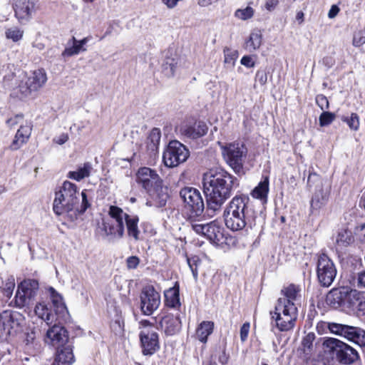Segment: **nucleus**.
I'll use <instances>...</instances> for the list:
<instances>
[{
    "label": "nucleus",
    "mask_w": 365,
    "mask_h": 365,
    "mask_svg": "<svg viewBox=\"0 0 365 365\" xmlns=\"http://www.w3.org/2000/svg\"><path fill=\"white\" fill-rule=\"evenodd\" d=\"M238 186L237 178L225 170L220 169L205 174L203 178V191L209 215L219 212L225 201L231 197L233 189Z\"/></svg>",
    "instance_id": "obj_1"
},
{
    "label": "nucleus",
    "mask_w": 365,
    "mask_h": 365,
    "mask_svg": "<svg viewBox=\"0 0 365 365\" xmlns=\"http://www.w3.org/2000/svg\"><path fill=\"white\" fill-rule=\"evenodd\" d=\"M255 202L245 195L235 196L225 207L223 217L226 227L232 231L252 229L262 218Z\"/></svg>",
    "instance_id": "obj_2"
},
{
    "label": "nucleus",
    "mask_w": 365,
    "mask_h": 365,
    "mask_svg": "<svg viewBox=\"0 0 365 365\" xmlns=\"http://www.w3.org/2000/svg\"><path fill=\"white\" fill-rule=\"evenodd\" d=\"M81 195L82 202L79 207V192L76 185L65 181L59 190L55 193L53 212L58 216L63 215L70 222L75 221L78 216L83 214L90 206L86 191H82Z\"/></svg>",
    "instance_id": "obj_3"
},
{
    "label": "nucleus",
    "mask_w": 365,
    "mask_h": 365,
    "mask_svg": "<svg viewBox=\"0 0 365 365\" xmlns=\"http://www.w3.org/2000/svg\"><path fill=\"white\" fill-rule=\"evenodd\" d=\"M323 346L326 354L341 364H351L359 359L355 349L338 339L327 338L324 341Z\"/></svg>",
    "instance_id": "obj_4"
},
{
    "label": "nucleus",
    "mask_w": 365,
    "mask_h": 365,
    "mask_svg": "<svg viewBox=\"0 0 365 365\" xmlns=\"http://www.w3.org/2000/svg\"><path fill=\"white\" fill-rule=\"evenodd\" d=\"M219 145L226 163L236 174H243V165L247 155V149L245 145L239 142L226 144L219 143Z\"/></svg>",
    "instance_id": "obj_5"
},
{
    "label": "nucleus",
    "mask_w": 365,
    "mask_h": 365,
    "mask_svg": "<svg viewBox=\"0 0 365 365\" xmlns=\"http://www.w3.org/2000/svg\"><path fill=\"white\" fill-rule=\"evenodd\" d=\"M139 333L142 352L144 355H153L160 348L159 336L155 327L148 320L140 322Z\"/></svg>",
    "instance_id": "obj_6"
},
{
    "label": "nucleus",
    "mask_w": 365,
    "mask_h": 365,
    "mask_svg": "<svg viewBox=\"0 0 365 365\" xmlns=\"http://www.w3.org/2000/svg\"><path fill=\"white\" fill-rule=\"evenodd\" d=\"M190 155L189 150L178 140H171L165 148L163 161L168 168H175L187 160Z\"/></svg>",
    "instance_id": "obj_7"
},
{
    "label": "nucleus",
    "mask_w": 365,
    "mask_h": 365,
    "mask_svg": "<svg viewBox=\"0 0 365 365\" xmlns=\"http://www.w3.org/2000/svg\"><path fill=\"white\" fill-rule=\"evenodd\" d=\"M327 327L333 334L344 337L360 346L365 345V331L359 327L336 322H328Z\"/></svg>",
    "instance_id": "obj_8"
},
{
    "label": "nucleus",
    "mask_w": 365,
    "mask_h": 365,
    "mask_svg": "<svg viewBox=\"0 0 365 365\" xmlns=\"http://www.w3.org/2000/svg\"><path fill=\"white\" fill-rule=\"evenodd\" d=\"M39 284L36 279H27L19 285L15 296V303L18 307L30 305L37 295Z\"/></svg>",
    "instance_id": "obj_9"
},
{
    "label": "nucleus",
    "mask_w": 365,
    "mask_h": 365,
    "mask_svg": "<svg viewBox=\"0 0 365 365\" xmlns=\"http://www.w3.org/2000/svg\"><path fill=\"white\" fill-rule=\"evenodd\" d=\"M336 268L333 261L325 254L318 257L317 263V275L319 284L329 287L336 276Z\"/></svg>",
    "instance_id": "obj_10"
},
{
    "label": "nucleus",
    "mask_w": 365,
    "mask_h": 365,
    "mask_svg": "<svg viewBox=\"0 0 365 365\" xmlns=\"http://www.w3.org/2000/svg\"><path fill=\"white\" fill-rule=\"evenodd\" d=\"M180 196L192 212L196 216L200 215L205 205L200 192L192 187H185L181 189Z\"/></svg>",
    "instance_id": "obj_11"
},
{
    "label": "nucleus",
    "mask_w": 365,
    "mask_h": 365,
    "mask_svg": "<svg viewBox=\"0 0 365 365\" xmlns=\"http://www.w3.org/2000/svg\"><path fill=\"white\" fill-rule=\"evenodd\" d=\"M140 310L145 315H151L160 304V295L153 286L145 287L140 295Z\"/></svg>",
    "instance_id": "obj_12"
},
{
    "label": "nucleus",
    "mask_w": 365,
    "mask_h": 365,
    "mask_svg": "<svg viewBox=\"0 0 365 365\" xmlns=\"http://www.w3.org/2000/svg\"><path fill=\"white\" fill-rule=\"evenodd\" d=\"M47 81V76L43 69L34 71L26 79L24 83L19 86V91L23 97H28L33 92H36L42 88Z\"/></svg>",
    "instance_id": "obj_13"
},
{
    "label": "nucleus",
    "mask_w": 365,
    "mask_h": 365,
    "mask_svg": "<svg viewBox=\"0 0 365 365\" xmlns=\"http://www.w3.org/2000/svg\"><path fill=\"white\" fill-rule=\"evenodd\" d=\"M192 227L196 233L206 237L211 242L217 244L223 238L222 228L214 221L207 224H193Z\"/></svg>",
    "instance_id": "obj_14"
},
{
    "label": "nucleus",
    "mask_w": 365,
    "mask_h": 365,
    "mask_svg": "<svg viewBox=\"0 0 365 365\" xmlns=\"http://www.w3.org/2000/svg\"><path fill=\"white\" fill-rule=\"evenodd\" d=\"M351 288L349 287H341L332 289L327 294L326 302L331 307L337 309L341 306L349 307V294Z\"/></svg>",
    "instance_id": "obj_15"
},
{
    "label": "nucleus",
    "mask_w": 365,
    "mask_h": 365,
    "mask_svg": "<svg viewBox=\"0 0 365 365\" xmlns=\"http://www.w3.org/2000/svg\"><path fill=\"white\" fill-rule=\"evenodd\" d=\"M148 198L145 205L148 207H163L170 197L168 188L160 183L147 191Z\"/></svg>",
    "instance_id": "obj_16"
},
{
    "label": "nucleus",
    "mask_w": 365,
    "mask_h": 365,
    "mask_svg": "<svg viewBox=\"0 0 365 365\" xmlns=\"http://www.w3.org/2000/svg\"><path fill=\"white\" fill-rule=\"evenodd\" d=\"M136 181L147 191L153 187L163 183L157 172L150 168H140L136 174Z\"/></svg>",
    "instance_id": "obj_17"
},
{
    "label": "nucleus",
    "mask_w": 365,
    "mask_h": 365,
    "mask_svg": "<svg viewBox=\"0 0 365 365\" xmlns=\"http://www.w3.org/2000/svg\"><path fill=\"white\" fill-rule=\"evenodd\" d=\"M15 16L20 21H29L38 9L35 0H14Z\"/></svg>",
    "instance_id": "obj_18"
},
{
    "label": "nucleus",
    "mask_w": 365,
    "mask_h": 365,
    "mask_svg": "<svg viewBox=\"0 0 365 365\" xmlns=\"http://www.w3.org/2000/svg\"><path fill=\"white\" fill-rule=\"evenodd\" d=\"M330 189L329 186H322L315 189L311 202L310 211L312 215H319L324 208L329 199Z\"/></svg>",
    "instance_id": "obj_19"
},
{
    "label": "nucleus",
    "mask_w": 365,
    "mask_h": 365,
    "mask_svg": "<svg viewBox=\"0 0 365 365\" xmlns=\"http://www.w3.org/2000/svg\"><path fill=\"white\" fill-rule=\"evenodd\" d=\"M19 314L11 310H5L0 313V335H11L20 325Z\"/></svg>",
    "instance_id": "obj_20"
},
{
    "label": "nucleus",
    "mask_w": 365,
    "mask_h": 365,
    "mask_svg": "<svg viewBox=\"0 0 365 365\" xmlns=\"http://www.w3.org/2000/svg\"><path fill=\"white\" fill-rule=\"evenodd\" d=\"M68 339L66 329L61 326L54 324L47 330L45 342L57 348L62 346Z\"/></svg>",
    "instance_id": "obj_21"
},
{
    "label": "nucleus",
    "mask_w": 365,
    "mask_h": 365,
    "mask_svg": "<svg viewBox=\"0 0 365 365\" xmlns=\"http://www.w3.org/2000/svg\"><path fill=\"white\" fill-rule=\"evenodd\" d=\"M32 125L31 123L26 122L25 125L21 124L18 129L9 148L11 150H17L21 148L29 140L31 134Z\"/></svg>",
    "instance_id": "obj_22"
},
{
    "label": "nucleus",
    "mask_w": 365,
    "mask_h": 365,
    "mask_svg": "<svg viewBox=\"0 0 365 365\" xmlns=\"http://www.w3.org/2000/svg\"><path fill=\"white\" fill-rule=\"evenodd\" d=\"M161 329L166 335L173 336L178 333L181 329V322L178 316L168 314L160 321Z\"/></svg>",
    "instance_id": "obj_23"
},
{
    "label": "nucleus",
    "mask_w": 365,
    "mask_h": 365,
    "mask_svg": "<svg viewBox=\"0 0 365 365\" xmlns=\"http://www.w3.org/2000/svg\"><path fill=\"white\" fill-rule=\"evenodd\" d=\"M182 135L191 138L196 139L205 135L207 131V126L204 122H195L192 125H185L180 128Z\"/></svg>",
    "instance_id": "obj_24"
},
{
    "label": "nucleus",
    "mask_w": 365,
    "mask_h": 365,
    "mask_svg": "<svg viewBox=\"0 0 365 365\" xmlns=\"http://www.w3.org/2000/svg\"><path fill=\"white\" fill-rule=\"evenodd\" d=\"M291 314L289 316H281L279 314L278 315L273 314L272 312H270V315L272 319V322H275V327L280 331H287L293 329L294 327V323L297 317H292V312H290Z\"/></svg>",
    "instance_id": "obj_25"
},
{
    "label": "nucleus",
    "mask_w": 365,
    "mask_h": 365,
    "mask_svg": "<svg viewBox=\"0 0 365 365\" xmlns=\"http://www.w3.org/2000/svg\"><path fill=\"white\" fill-rule=\"evenodd\" d=\"M348 307L356 310L362 315L365 314V292L351 289Z\"/></svg>",
    "instance_id": "obj_26"
},
{
    "label": "nucleus",
    "mask_w": 365,
    "mask_h": 365,
    "mask_svg": "<svg viewBox=\"0 0 365 365\" xmlns=\"http://www.w3.org/2000/svg\"><path fill=\"white\" fill-rule=\"evenodd\" d=\"M138 222L139 217L137 215H130V216H127V220L125 223L128 236L135 241L143 239L138 227Z\"/></svg>",
    "instance_id": "obj_27"
},
{
    "label": "nucleus",
    "mask_w": 365,
    "mask_h": 365,
    "mask_svg": "<svg viewBox=\"0 0 365 365\" xmlns=\"http://www.w3.org/2000/svg\"><path fill=\"white\" fill-rule=\"evenodd\" d=\"M103 230L110 240H119L124 236L125 227L111 221H103Z\"/></svg>",
    "instance_id": "obj_28"
},
{
    "label": "nucleus",
    "mask_w": 365,
    "mask_h": 365,
    "mask_svg": "<svg viewBox=\"0 0 365 365\" xmlns=\"http://www.w3.org/2000/svg\"><path fill=\"white\" fill-rule=\"evenodd\" d=\"M160 138V130L158 128H153L150 132L146 141L147 149L150 155H155L158 153Z\"/></svg>",
    "instance_id": "obj_29"
},
{
    "label": "nucleus",
    "mask_w": 365,
    "mask_h": 365,
    "mask_svg": "<svg viewBox=\"0 0 365 365\" xmlns=\"http://www.w3.org/2000/svg\"><path fill=\"white\" fill-rule=\"evenodd\" d=\"M56 356L55 361L62 364L63 365H71L74 361V356L73 349L70 345L57 347Z\"/></svg>",
    "instance_id": "obj_30"
},
{
    "label": "nucleus",
    "mask_w": 365,
    "mask_h": 365,
    "mask_svg": "<svg viewBox=\"0 0 365 365\" xmlns=\"http://www.w3.org/2000/svg\"><path fill=\"white\" fill-rule=\"evenodd\" d=\"M291 311L293 313L292 317H297V308L295 303H289L285 302L284 299H278L275 309L272 313L277 315L279 314L281 316H289L291 314Z\"/></svg>",
    "instance_id": "obj_31"
},
{
    "label": "nucleus",
    "mask_w": 365,
    "mask_h": 365,
    "mask_svg": "<svg viewBox=\"0 0 365 365\" xmlns=\"http://www.w3.org/2000/svg\"><path fill=\"white\" fill-rule=\"evenodd\" d=\"M316 336L314 333L309 332L302 340L301 346L299 349L300 354H303L305 359H308L314 352V341Z\"/></svg>",
    "instance_id": "obj_32"
},
{
    "label": "nucleus",
    "mask_w": 365,
    "mask_h": 365,
    "mask_svg": "<svg viewBox=\"0 0 365 365\" xmlns=\"http://www.w3.org/2000/svg\"><path fill=\"white\" fill-rule=\"evenodd\" d=\"M34 312L36 315L46 322L47 325L51 324L56 320V315L53 314L52 311L43 303L37 304L35 307Z\"/></svg>",
    "instance_id": "obj_33"
},
{
    "label": "nucleus",
    "mask_w": 365,
    "mask_h": 365,
    "mask_svg": "<svg viewBox=\"0 0 365 365\" xmlns=\"http://www.w3.org/2000/svg\"><path fill=\"white\" fill-rule=\"evenodd\" d=\"M262 43V34L259 30H254L245 42V48L249 52H253L259 48Z\"/></svg>",
    "instance_id": "obj_34"
},
{
    "label": "nucleus",
    "mask_w": 365,
    "mask_h": 365,
    "mask_svg": "<svg viewBox=\"0 0 365 365\" xmlns=\"http://www.w3.org/2000/svg\"><path fill=\"white\" fill-rule=\"evenodd\" d=\"M24 342V350L29 354L35 355L41 349V343L36 339L34 331L26 334Z\"/></svg>",
    "instance_id": "obj_35"
},
{
    "label": "nucleus",
    "mask_w": 365,
    "mask_h": 365,
    "mask_svg": "<svg viewBox=\"0 0 365 365\" xmlns=\"http://www.w3.org/2000/svg\"><path fill=\"white\" fill-rule=\"evenodd\" d=\"M214 323L210 321H203L197 327L196 336L199 341L206 343L208 336L212 333Z\"/></svg>",
    "instance_id": "obj_36"
},
{
    "label": "nucleus",
    "mask_w": 365,
    "mask_h": 365,
    "mask_svg": "<svg viewBox=\"0 0 365 365\" xmlns=\"http://www.w3.org/2000/svg\"><path fill=\"white\" fill-rule=\"evenodd\" d=\"M300 292L301 288L299 286L290 284L282 289L284 297H280L278 299H284L285 302L294 303L300 297Z\"/></svg>",
    "instance_id": "obj_37"
},
{
    "label": "nucleus",
    "mask_w": 365,
    "mask_h": 365,
    "mask_svg": "<svg viewBox=\"0 0 365 365\" xmlns=\"http://www.w3.org/2000/svg\"><path fill=\"white\" fill-rule=\"evenodd\" d=\"M108 215L113 220V222L124 227L127 220V216H130V215L124 212L120 207L115 205H110L109 207Z\"/></svg>",
    "instance_id": "obj_38"
},
{
    "label": "nucleus",
    "mask_w": 365,
    "mask_h": 365,
    "mask_svg": "<svg viewBox=\"0 0 365 365\" xmlns=\"http://www.w3.org/2000/svg\"><path fill=\"white\" fill-rule=\"evenodd\" d=\"M92 170V165L90 163H85L83 166H80L75 171H70L67 174L68 178L80 181L90 175Z\"/></svg>",
    "instance_id": "obj_39"
},
{
    "label": "nucleus",
    "mask_w": 365,
    "mask_h": 365,
    "mask_svg": "<svg viewBox=\"0 0 365 365\" xmlns=\"http://www.w3.org/2000/svg\"><path fill=\"white\" fill-rule=\"evenodd\" d=\"M165 304L171 308H176L180 305L178 287H174L165 292Z\"/></svg>",
    "instance_id": "obj_40"
},
{
    "label": "nucleus",
    "mask_w": 365,
    "mask_h": 365,
    "mask_svg": "<svg viewBox=\"0 0 365 365\" xmlns=\"http://www.w3.org/2000/svg\"><path fill=\"white\" fill-rule=\"evenodd\" d=\"M354 236L351 231L346 229H341L339 231L336 242L339 247H347L354 242Z\"/></svg>",
    "instance_id": "obj_41"
},
{
    "label": "nucleus",
    "mask_w": 365,
    "mask_h": 365,
    "mask_svg": "<svg viewBox=\"0 0 365 365\" xmlns=\"http://www.w3.org/2000/svg\"><path fill=\"white\" fill-rule=\"evenodd\" d=\"M269 192V179L267 177L263 181H261L258 185L253 190L252 196L255 198L266 201Z\"/></svg>",
    "instance_id": "obj_42"
},
{
    "label": "nucleus",
    "mask_w": 365,
    "mask_h": 365,
    "mask_svg": "<svg viewBox=\"0 0 365 365\" xmlns=\"http://www.w3.org/2000/svg\"><path fill=\"white\" fill-rule=\"evenodd\" d=\"M48 292L51 302L55 308V311L59 312L65 311L66 307L63 302L62 297L53 287H50L48 289Z\"/></svg>",
    "instance_id": "obj_43"
},
{
    "label": "nucleus",
    "mask_w": 365,
    "mask_h": 365,
    "mask_svg": "<svg viewBox=\"0 0 365 365\" xmlns=\"http://www.w3.org/2000/svg\"><path fill=\"white\" fill-rule=\"evenodd\" d=\"M177 60L174 58L168 57L163 63V73L168 77L173 76L177 66Z\"/></svg>",
    "instance_id": "obj_44"
},
{
    "label": "nucleus",
    "mask_w": 365,
    "mask_h": 365,
    "mask_svg": "<svg viewBox=\"0 0 365 365\" xmlns=\"http://www.w3.org/2000/svg\"><path fill=\"white\" fill-rule=\"evenodd\" d=\"M341 120L346 123L349 128L352 130L356 131L359 130L360 122L359 115L352 113L350 116H341Z\"/></svg>",
    "instance_id": "obj_45"
},
{
    "label": "nucleus",
    "mask_w": 365,
    "mask_h": 365,
    "mask_svg": "<svg viewBox=\"0 0 365 365\" xmlns=\"http://www.w3.org/2000/svg\"><path fill=\"white\" fill-rule=\"evenodd\" d=\"M6 37L14 42L19 41L24 36V31L16 26L9 28L5 31Z\"/></svg>",
    "instance_id": "obj_46"
},
{
    "label": "nucleus",
    "mask_w": 365,
    "mask_h": 365,
    "mask_svg": "<svg viewBox=\"0 0 365 365\" xmlns=\"http://www.w3.org/2000/svg\"><path fill=\"white\" fill-rule=\"evenodd\" d=\"M307 184L309 187L315 186V189L322 186H329L327 185L321 177L314 171H309L308 176Z\"/></svg>",
    "instance_id": "obj_47"
},
{
    "label": "nucleus",
    "mask_w": 365,
    "mask_h": 365,
    "mask_svg": "<svg viewBox=\"0 0 365 365\" xmlns=\"http://www.w3.org/2000/svg\"><path fill=\"white\" fill-rule=\"evenodd\" d=\"M223 52L225 63L230 64L233 66L238 57V51L235 49L226 47L224 48Z\"/></svg>",
    "instance_id": "obj_48"
},
{
    "label": "nucleus",
    "mask_w": 365,
    "mask_h": 365,
    "mask_svg": "<svg viewBox=\"0 0 365 365\" xmlns=\"http://www.w3.org/2000/svg\"><path fill=\"white\" fill-rule=\"evenodd\" d=\"M212 359L218 358V361L225 364L227 362L229 356L226 354L225 346H219L215 348V353L211 356Z\"/></svg>",
    "instance_id": "obj_49"
},
{
    "label": "nucleus",
    "mask_w": 365,
    "mask_h": 365,
    "mask_svg": "<svg viewBox=\"0 0 365 365\" xmlns=\"http://www.w3.org/2000/svg\"><path fill=\"white\" fill-rule=\"evenodd\" d=\"M91 38V36H87L81 40H77L74 36H73L71 39H69L67 44L69 45L70 43H73L79 53L81 51H86V48L84 47V46L90 41Z\"/></svg>",
    "instance_id": "obj_50"
},
{
    "label": "nucleus",
    "mask_w": 365,
    "mask_h": 365,
    "mask_svg": "<svg viewBox=\"0 0 365 365\" xmlns=\"http://www.w3.org/2000/svg\"><path fill=\"white\" fill-rule=\"evenodd\" d=\"M253 15L254 9L250 6H247L244 9H237L235 12V16L242 20H247L251 19Z\"/></svg>",
    "instance_id": "obj_51"
},
{
    "label": "nucleus",
    "mask_w": 365,
    "mask_h": 365,
    "mask_svg": "<svg viewBox=\"0 0 365 365\" xmlns=\"http://www.w3.org/2000/svg\"><path fill=\"white\" fill-rule=\"evenodd\" d=\"M335 114L331 112L324 111L319 118V125L324 127L331 124L335 119Z\"/></svg>",
    "instance_id": "obj_52"
},
{
    "label": "nucleus",
    "mask_w": 365,
    "mask_h": 365,
    "mask_svg": "<svg viewBox=\"0 0 365 365\" xmlns=\"http://www.w3.org/2000/svg\"><path fill=\"white\" fill-rule=\"evenodd\" d=\"M15 287V279L14 276H9L4 284L3 290L6 297H10L12 295Z\"/></svg>",
    "instance_id": "obj_53"
},
{
    "label": "nucleus",
    "mask_w": 365,
    "mask_h": 365,
    "mask_svg": "<svg viewBox=\"0 0 365 365\" xmlns=\"http://www.w3.org/2000/svg\"><path fill=\"white\" fill-rule=\"evenodd\" d=\"M365 43V31H359L354 34L353 38V45L359 47Z\"/></svg>",
    "instance_id": "obj_54"
},
{
    "label": "nucleus",
    "mask_w": 365,
    "mask_h": 365,
    "mask_svg": "<svg viewBox=\"0 0 365 365\" xmlns=\"http://www.w3.org/2000/svg\"><path fill=\"white\" fill-rule=\"evenodd\" d=\"M316 103L317 106L323 110L329 109V103L327 98L322 95L319 94L316 96Z\"/></svg>",
    "instance_id": "obj_55"
},
{
    "label": "nucleus",
    "mask_w": 365,
    "mask_h": 365,
    "mask_svg": "<svg viewBox=\"0 0 365 365\" xmlns=\"http://www.w3.org/2000/svg\"><path fill=\"white\" fill-rule=\"evenodd\" d=\"M78 52L76 50V48L74 46L73 43H70L62 52L61 56L63 57H71L75 55H78Z\"/></svg>",
    "instance_id": "obj_56"
},
{
    "label": "nucleus",
    "mask_w": 365,
    "mask_h": 365,
    "mask_svg": "<svg viewBox=\"0 0 365 365\" xmlns=\"http://www.w3.org/2000/svg\"><path fill=\"white\" fill-rule=\"evenodd\" d=\"M255 81H258L261 86H264L267 81V74L264 70H258L255 75Z\"/></svg>",
    "instance_id": "obj_57"
},
{
    "label": "nucleus",
    "mask_w": 365,
    "mask_h": 365,
    "mask_svg": "<svg viewBox=\"0 0 365 365\" xmlns=\"http://www.w3.org/2000/svg\"><path fill=\"white\" fill-rule=\"evenodd\" d=\"M250 324L249 322H245L240 328V339L242 341H245L247 339L250 331Z\"/></svg>",
    "instance_id": "obj_58"
},
{
    "label": "nucleus",
    "mask_w": 365,
    "mask_h": 365,
    "mask_svg": "<svg viewBox=\"0 0 365 365\" xmlns=\"http://www.w3.org/2000/svg\"><path fill=\"white\" fill-rule=\"evenodd\" d=\"M140 263V259L136 256H130L127 258L126 264L128 269H135Z\"/></svg>",
    "instance_id": "obj_59"
},
{
    "label": "nucleus",
    "mask_w": 365,
    "mask_h": 365,
    "mask_svg": "<svg viewBox=\"0 0 365 365\" xmlns=\"http://www.w3.org/2000/svg\"><path fill=\"white\" fill-rule=\"evenodd\" d=\"M22 120H23L22 115H16L12 118H9L6 123L9 128H12L15 125L20 123Z\"/></svg>",
    "instance_id": "obj_60"
},
{
    "label": "nucleus",
    "mask_w": 365,
    "mask_h": 365,
    "mask_svg": "<svg viewBox=\"0 0 365 365\" xmlns=\"http://www.w3.org/2000/svg\"><path fill=\"white\" fill-rule=\"evenodd\" d=\"M240 63L247 68H253L255 66V62L250 56H244L241 58Z\"/></svg>",
    "instance_id": "obj_61"
},
{
    "label": "nucleus",
    "mask_w": 365,
    "mask_h": 365,
    "mask_svg": "<svg viewBox=\"0 0 365 365\" xmlns=\"http://www.w3.org/2000/svg\"><path fill=\"white\" fill-rule=\"evenodd\" d=\"M279 4V0H266L264 8L268 11H274Z\"/></svg>",
    "instance_id": "obj_62"
},
{
    "label": "nucleus",
    "mask_w": 365,
    "mask_h": 365,
    "mask_svg": "<svg viewBox=\"0 0 365 365\" xmlns=\"http://www.w3.org/2000/svg\"><path fill=\"white\" fill-rule=\"evenodd\" d=\"M68 140V135L66 133H62L58 137L53 139V141L58 145L64 144Z\"/></svg>",
    "instance_id": "obj_63"
},
{
    "label": "nucleus",
    "mask_w": 365,
    "mask_h": 365,
    "mask_svg": "<svg viewBox=\"0 0 365 365\" xmlns=\"http://www.w3.org/2000/svg\"><path fill=\"white\" fill-rule=\"evenodd\" d=\"M357 282L359 286L365 288V271L358 274Z\"/></svg>",
    "instance_id": "obj_64"
}]
</instances>
